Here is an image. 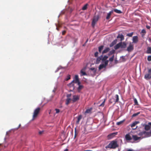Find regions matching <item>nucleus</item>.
<instances>
[{"instance_id":"16","label":"nucleus","mask_w":151,"mask_h":151,"mask_svg":"<svg viewBox=\"0 0 151 151\" xmlns=\"http://www.w3.org/2000/svg\"><path fill=\"white\" fill-rule=\"evenodd\" d=\"M150 73H147L145 75L144 78L147 80H148L151 78V76L150 75Z\"/></svg>"},{"instance_id":"47","label":"nucleus","mask_w":151,"mask_h":151,"mask_svg":"<svg viewBox=\"0 0 151 151\" xmlns=\"http://www.w3.org/2000/svg\"><path fill=\"white\" fill-rule=\"evenodd\" d=\"M54 95H52L51 96H50V99L49 100H48V101H51L52 99L54 97Z\"/></svg>"},{"instance_id":"2","label":"nucleus","mask_w":151,"mask_h":151,"mask_svg":"<svg viewBox=\"0 0 151 151\" xmlns=\"http://www.w3.org/2000/svg\"><path fill=\"white\" fill-rule=\"evenodd\" d=\"M119 147L117 142L116 139L111 141L108 145L105 147V148L107 149H115Z\"/></svg>"},{"instance_id":"26","label":"nucleus","mask_w":151,"mask_h":151,"mask_svg":"<svg viewBox=\"0 0 151 151\" xmlns=\"http://www.w3.org/2000/svg\"><path fill=\"white\" fill-rule=\"evenodd\" d=\"M71 100H72V99L71 98H67L66 100L65 104L66 105H68Z\"/></svg>"},{"instance_id":"56","label":"nucleus","mask_w":151,"mask_h":151,"mask_svg":"<svg viewBox=\"0 0 151 151\" xmlns=\"http://www.w3.org/2000/svg\"><path fill=\"white\" fill-rule=\"evenodd\" d=\"M114 59H113V58H112L111 57L110 58H109V60H109V61L111 62H112L113 61Z\"/></svg>"},{"instance_id":"43","label":"nucleus","mask_w":151,"mask_h":151,"mask_svg":"<svg viewBox=\"0 0 151 151\" xmlns=\"http://www.w3.org/2000/svg\"><path fill=\"white\" fill-rule=\"evenodd\" d=\"M133 32L128 33L127 35V36L129 37H131L133 35Z\"/></svg>"},{"instance_id":"31","label":"nucleus","mask_w":151,"mask_h":151,"mask_svg":"<svg viewBox=\"0 0 151 151\" xmlns=\"http://www.w3.org/2000/svg\"><path fill=\"white\" fill-rule=\"evenodd\" d=\"M115 99L114 98H112L109 99V104H112L114 102H115Z\"/></svg>"},{"instance_id":"1","label":"nucleus","mask_w":151,"mask_h":151,"mask_svg":"<svg viewBox=\"0 0 151 151\" xmlns=\"http://www.w3.org/2000/svg\"><path fill=\"white\" fill-rule=\"evenodd\" d=\"M62 38H48L47 44H50V42L51 41V43L53 45H65L66 44L65 43V40H63L61 39Z\"/></svg>"},{"instance_id":"9","label":"nucleus","mask_w":151,"mask_h":151,"mask_svg":"<svg viewBox=\"0 0 151 151\" xmlns=\"http://www.w3.org/2000/svg\"><path fill=\"white\" fill-rule=\"evenodd\" d=\"M141 125L144 127V129L146 131H148L150 129V127L148 124H147L145 123H142Z\"/></svg>"},{"instance_id":"32","label":"nucleus","mask_w":151,"mask_h":151,"mask_svg":"<svg viewBox=\"0 0 151 151\" xmlns=\"http://www.w3.org/2000/svg\"><path fill=\"white\" fill-rule=\"evenodd\" d=\"M147 54H151V47H148L147 51Z\"/></svg>"},{"instance_id":"6","label":"nucleus","mask_w":151,"mask_h":151,"mask_svg":"<svg viewBox=\"0 0 151 151\" xmlns=\"http://www.w3.org/2000/svg\"><path fill=\"white\" fill-rule=\"evenodd\" d=\"M134 49V47L133 45L132 44V43L130 42L128 47H127V50L128 52H131Z\"/></svg>"},{"instance_id":"15","label":"nucleus","mask_w":151,"mask_h":151,"mask_svg":"<svg viewBox=\"0 0 151 151\" xmlns=\"http://www.w3.org/2000/svg\"><path fill=\"white\" fill-rule=\"evenodd\" d=\"M21 124H20L19 125V126L17 127L14 128L13 129H11L9 130L8 131H7L6 132V135H7L8 134L9 132H10L11 131H13V132H14L15 130H17L18 128H19Z\"/></svg>"},{"instance_id":"40","label":"nucleus","mask_w":151,"mask_h":151,"mask_svg":"<svg viewBox=\"0 0 151 151\" xmlns=\"http://www.w3.org/2000/svg\"><path fill=\"white\" fill-rule=\"evenodd\" d=\"M146 33V30L145 29H143L141 31V34L142 35H144Z\"/></svg>"},{"instance_id":"8","label":"nucleus","mask_w":151,"mask_h":151,"mask_svg":"<svg viewBox=\"0 0 151 151\" xmlns=\"http://www.w3.org/2000/svg\"><path fill=\"white\" fill-rule=\"evenodd\" d=\"M120 47L121 48H125L127 47V43L125 42H119Z\"/></svg>"},{"instance_id":"60","label":"nucleus","mask_w":151,"mask_h":151,"mask_svg":"<svg viewBox=\"0 0 151 151\" xmlns=\"http://www.w3.org/2000/svg\"><path fill=\"white\" fill-rule=\"evenodd\" d=\"M114 63L116 64L117 63H118V60H117L116 59H115L114 60Z\"/></svg>"},{"instance_id":"22","label":"nucleus","mask_w":151,"mask_h":151,"mask_svg":"<svg viewBox=\"0 0 151 151\" xmlns=\"http://www.w3.org/2000/svg\"><path fill=\"white\" fill-rule=\"evenodd\" d=\"M115 98H116V100H115V102L114 103L113 105H114L117 102H118L119 100V96L118 94H116L115 96Z\"/></svg>"},{"instance_id":"19","label":"nucleus","mask_w":151,"mask_h":151,"mask_svg":"<svg viewBox=\"0 0 151 151\" xmlns=\"http://www.w3.org/2000/svg\"><path fill=\"white\" fill-rule=\"evenodd\" d=\"M117 39H116L115 40L113 41L110 44L109 46L110 47L113 46L114 45L116 44L117 42Z\"/></svg>"},{"instance_id":"58","label":"nucleus","mask_w":151,"mask_h":151,"mask_svg":"<svg viewBox=\"0 0 151 151\" xmlns=\"http://www.w3.org/2000/svg\"><path fill=\"white\" fill-rule=\"evenodd\" d=\"M125 56H122L121 57H120V58H122V59L123 60H125Z\"/></svg>"},{"instance_id":"33","label":"nucleus","mask_w":151,"mask_h":151,"mask_svg":"<svg viewBox=\"0 0 151 151\" xmlns=\"http://www.w3.org/2000/svg\"><path fill=\"white\" fill-rule=\"evenodd\" d=\"M125 119H124L123 120L120 121L119 122H118L116 123V125H119L123 123L125 121Z\"/></svg>"},{"instance_id":"52","label":"nucleus","mask_w":151,"mask_h":151,"mask_svg":"<svg viewBox=\"0 0 151 151\" xmlns=\"http://www.w3.org/2000/svg\"><path fill=\"white\" fill-rule=\"evenodd\" d=\"M105 100L99 106H104V103H105Z\"/></svg>"},{"instance_id":"23","label":"nucleus","mask_w":151,"mask_h":151,"mask_svg":"<svg viewBox=\"0 0 151 151\" xmlns=\"http://www.w3.org/2000/svg\"><path fill=\"white\" fill-rule=\"evenodd\" d=\"M110 50V49L109 47L106 48L102 52V54L106 53H107Z\"/></svg>"},{"instance_id":"20","label":"nucleus","mask_w":151,"mask_h":151,"mask_svg":"<svg viewBox=\"0 0 151 151\" xmlns=\"http://www.w3.org/2000/svg\"><path fill=\"white\" fill-rule=\"evenodd\" d=\"M113 11L112 10L111 11H110L109 13L107 14V16L106 18V19L108 20L110 19L111 15L113 13Z\"/></svg>"},{"instance_id":"25","label":"nucleus","mask_w":151,"mask_h":151,"mask_svg":"<svg viewBox=\"0 0 151 151\" xmlns=\"http://www.w3.org/2000/svg\"><path fill=\"white\" fill-rule=\"evenodd\" d=\"M104 47V46L103 45H101L99 46L98 47V50L99 52L101 53V52L102 50H103Z\"/></svg>"},{"instance_id":"50","label":"nucleus","mask_w":151,"mask_h":151,"mask_svg":"<svg viewBox=\"0 0 151 151\" xmlns=\"http://www.w3.org/2000/svg\"><path fill=\"white\" fill-rule=\"evenodd\" d=\"M75 134H74V139H75L76 136V127L75 129Z\"/></svg>"},{"instance_id":"44","label":"nucleus","mask_w":151,"mask_h":151,"mask_svg":"<svg viewBox=\"0 0 151 151\" xmlns=\"http://www.w3.org/2000/svg\"><path fill=\"white\" fill-rule=\"evenodd\" d=\"M116 38H124V36L122 34H119Z\"/></svg>"},{"instance_id":"53","label":"nucleus","mask_w":151,"mask_h":151,"mask_svg":"<svg viewBox=\"0 0 151 151\" xmlns=\"http://www.w3.org/2000/svg\"><path fill=\"white\" fill-rule=\"evenodd\" d=\"M99 52L97 51L96 52L94 53V56L95 57H97L98 55Z\"/></svg>"},{"instance_id":"54","label":"nucleus","mask_w":151,"mask_h":151,"mask_svg":"<svg viewBox=\"0 0 151 151\" xmlns=\"http://www.w3.org/2000/svg\"><path fill=\"white\" fill-rule=\"evenodd\" d=\"M55 110L56 111V114H58L60 112V109H55Z\"/></svg>"},{"instance_id":"51","label":"nucleus","mask_w":151,"mask_h":151,"mask_svg":"<svg viewBox=\"0 0 151 151\" xmlns=\"http://www.w3.org/2000/svg\"><path fill=\"white\" fill-rule=\"evenodd\" d=\"M147 60L149 61H151V55H149L148 56Z\"/></svg>"},{"instance_id":"21","label":"nucleus","mask_w":151,"mask_h":151,"mask_svg":"<svg viewBox=\"0 0 151 151\" xmlns=\"http://www.w3.org/2000/svg\"><path fill=\"white\" fill-rule=\"evenodd\" d=\"M82 116L81 115H79L78 116L76 117L77 120L76 122V124H78L79 123L80 120L81 119Z\"/></svg>"},{"instance_id":"12","label":"nucleus","mask_w":151,"mask_h":151,"mask_svg":"<svg viewBox=\"0 0 151 151\" xmlns=\"http://www.w3.org/2000/svg\"><path fill=\"white\" fill-rule=\"evenodd\" d=\"M125 139L127 141H130L132 139V138L130 136L129 134L128 133L125 135Z\"/></svg>"},{"instance_id":"34","label":"nucleus","mask_w":151,"mask_h":151,"mask_svg":"<svg viewBox=\"0 0 151 151\" xmlns=\"http://www.w3.org/2000/svg\"><path fill=\"white\" fill-rule=\"evenodd\" d=\"M119 48H120V46H119V43H118L116 45L114 46V48L115 50H117Z\"/></svg>"},{"instance_id":"18","label":"nucleus","mask_w":151,"mask_h":151,"mask_svg":"<svg viewBox=\"0 0 151 151\" xmlns=\"http://www.w3.org/2000/svg\"><path fill=\"white\" fill-rule=\"evenodd\" d=\"M144 135L145 136L144 137H149L151 134V131L150 132H146L145 131H144Z\"/></svg>"},{"instance_id":"45","label":"nucleus","mask_w":151,"mask_h":151,"mask_svg":"<svg viewBox=\"0 0 151 151\" xmlns=\"http://www.w3.org/2000/svg\"><path fill=\"white\" fill-rule=\"evenodd\" d=\"M72 85V86L73 87V90H74V89H75V87L74 86V84H72L71 82L69 83H68V86H70L71 85Z\"/></svg>"},{"instance_id":"28","label":"nucleus","mask_w":151,"mask_h":151,"mask_svg":"<svg viewBox=\"0 0 151 151\" xmlns=\"http://www.w3.org/2000/svg\"><path fill=\"white\" fill-rule=\"evenodd\" d=\"M115 52V50H114V49L110 51L108 53V56H109L110 55H111L113 54H114V53Z\"/></svg>"},{"instance_id":"17","label":"nucleus","mask_w":151,"mask_h":151,"mask_svg":"<svg viewBox=\"0 0 151 151\" xmlns=\"http://www.w3.org/2000/svg\"><path fill=\"white\" fill-rule=\"evenodd\" d=\"M84 86L82 85H79L78 86V87L77 88V89L78 92L80 93L81 90L83 88Z\"/></svg>"},{"instance_id":"46","label":"nucleus","mask_w":151,"mask_h":151,"mask_svg":"<svg viewBox=\"0 0 151 151\" xmlns=\"http://www.w3.org/2000/svg\"><path fill=\"white\" fill-rule=\"evenodd\" d=\"M90 70H91L93 71L94 73H95L96 71V70L94 68H90Z\"/></svg>"},{"instance_id":"63","label":"nucleus","mask_w":151,"mask_h":151,"mask_svg":"<svg viewBox=\"0 0 151 151\" xmlns=\"http://www.w3.org/2000/svg\"><path fill=\"white\" fill-rule=\"evenodd\" d=\"M146 27L148 29H149L150 28V26H149V25H147L146 26Z\"/></svg>"},{"instance_id":"55","label":"nucleus","mask_w":151,"mask_h":151,"mask_svg":"<svg viewBox=\"0 0 151 151\" xmlns=\"http://www.w3.org/2000/svg\"><path fill=\"white\" fill-rule=\"evenodd\" d=\"M71 96V94H68L66 95V97H67V98H70L69 97H70Z\"/></svg>"},{"instance_id":"62","label":"nucleus","mask_w":151,"mask_h":151,"mask_svg":"<svg viewBox=\"0 0 151 151\" xmlns=\"http://www.w3.org/2000/svg\"><path fill=\"white\" fill-rule=\"evenodd\" d=\"M148 72L149 73L151 74V68L148 70Z\"/></svg>"},{"instance_id":"35","label":"nucleus","mask_w":151,"mask_h":151,"mask_svg":"<svg viewBox=\"0 0 151 151\" xmlns=\"http://www.w3.org/2000/svg\"><path fill=\"white\" fill-rule=\"evenodd\" d=\"M133 42L132 43H137L138 41V38H132Z\"/></svg>"},{"instance_id":"42","label":"nucleus","mask_w":151,"mask_h":151,"mask_svg":"<svg viewBox=\"0 0 151 151\" xmlns=\"http://www.w3.org/2000/svg\"><path fill=\"white\" fill-rule=\"evenodd\" d=\"M144 131L140 132L138 133V135L140 136H142L144 134Z\"/></svg>"},{"instance_id":"3","label":"nucleus","mask_w":151,"mask_h":151,"mask_svg":"<svg viewBox=\"0 0 151 151\" xmlns=\"http://www.w3.org/2000/svg\"><path fill=\"white\" fill-rule=\"evenodd\" d=\"M40 110V108L39 107H37L34 111V114L33 115V118L32 119V120H34V118L37 117L38 114L39 113Z\"/></svg>"},{"instance_id":"61","label":"nucleus","mask_w":151,"mask_h":151,"mask_svg":"<svg viewBox=\"0 0 151 151\" xmlns=\"http://www.w3.org/2000/svg\"><path fill=\"white\" fill-rule=\"evenodd\" d=\"M56 89V88H54V89L52 90V92L54 93L55 92V91Z\"/></svg>"},{"instance_id":"5","label":"nucleus","mask_w":151,"mask_h":151,"mask_svg":"<svg viewBox=\"0 0 151 151\" xmlns=\"http://www.w3.org/2000/svg\"><path fill=\"white\" fill-rule=\"evenodd\" d=\"M99 17L98 16H95L93 18L92 20L91 25L92 26L94 27L96 23L97 22L98 20Z\"/></svg>"},{"instance_id":"14","label":"nucleus","mask_w":151,"mask_h":151,"mask_svg":"<svg viewBox=\"0 0 151 151\" xmlns=\"http://www.w3.org/2000/svg\"><path fill=\"white\" fill-rule=\"evenodd\" d=\"M139 123V122L138 121H136L134 122H133L131 125V127L132 128V129L134 130L137 127V126L135 128H134L133 127H134L137 124H138Z\"/></svg>"},{"instance_id":"48","label":"nucleus","mask_w":151,"mask_h":151,"mask_svg":"<svg viewBox=\"0 0 151 151\" xmlns=\"http://www.w3.org/2000/svg\"><path fill=\"white\" fill-rule=\"evenodd\" d=\"M77 83V85H78V86H79V85H81V82L80 81V80H79V81H77L76 82V83Z\"/></svg>"},{"instance_id":"13","label":"nucleus","mask_w":151,"mask_h":151,"mask_svg":"<svg viewBox=\"0 0 151 151\" xmlns=\"http://www.w3.org/2000/svg\"><path fill=\"white\" fill-rule=\"evenodd\" d=\"M108 65L105 64L104 63H102L100 64L99 67V70H100L103 68H105Z\"/></svg>"},{"instance_id":"30","label":"nucleus","mask_w":151,"mask_h":151,"mask_svg":"<svg viewBox=\"0 0 151 151\" xmlns=\"http://www.w3.org/2000/svg\"><path fill=\"white\" fill-rule=\"evenodd\" d=\"M113 11L119 14H121L122 13V12L121 10L117 9H114Z\"/></svg>"},{"instance_id":"39","label":"nucleus","mask_w":151,"mask_h":151,"mask_svg":"<svg viewBox=\"0 0 151 151\" xmlns=\"http://www.w3.org/2000/svg\"><path fill=\"white\" fill-rule=\"evenodd\" d=\"M92 109L90 108V109H88L86 110L85 111L86 113H89L91 112Z\"/></svg>"},{"instance_id":"24","label":"nucleus","mask_w":151,"mask_h":151,"mask_svg":"<svg viewBox=\"0 0 151 151\" xmlns=\"http://www.w3.org/2000/svg\"><path fill=\"white\" fill-rule=\"evenodd\" d=\"M73 80L75 81L74 83L79 80L78 78V76L77 75H76L73 78Z\"/></svg>"},{"instance_id":"64","label":"nucleus","mask_w":151,"mask_h":151,"mask_svg":"<svg viewBox=\"0 0 151 151\" xmlns=\"http://www.w3.org/2000/svg\"><path fill=\"white\" fill-rule=\"evenodd\" d=\"M127 151H134V150L132 149H128Z\"/></svg>"},{"instance_id":"36","label":"nucleus","mask_w":151,"mask_h":151,"mask_svg":"<svg viewBox=\"0 0 151 151\" xmlns=\"http://www.w3.org/2000/svg\"><path fill=\"white\" fill-rule=\"evenodd\" d=\"M70 79V75H68L65 79V81H67Z\"/></svg>"},{"instance_id":"27","label":"nucleus","mask_w":151,"mask_h":151,"mask_svg":"<svg viewBox=\"0 0 151 151\" xmlns=\"http://www.w3.org/2000/svg\"><path fill=\"white\" fill-rule=\"evenodd\" d=\"M101 60L102 61V59L101 58L99 57H98L97 58L96 61V64H99L100 61Z\"/></svg>"},{"instance_id":"37","label":"nucleus","mask_w":151,"mask_h":151,"mask_svg":"<svg viewBox=\"0 0 151 151\" xmlns=\"http://www.w3.org/2000/svg\"><path fill=\"white\" fill-rule=\"evenodd\" d=\"M140 113V112L134 113L132 116V117H134L138 115Z\"/></svg>"},{"instance_id":"11","label":"nucleus","mask_w":151,"mask_h":151,"mask_svg":"<svg viewBox=\"0 0 151 151\" xmlns=\"http://www.w3.org/2000/svg\"><path fill=\"white\" fill-rule=\"evenodd\" d=\"M117 132H113L112 133L110 134H109L108 136V138L109 139H110L113 138L114 136L116 135H117Z\"/></svg>"},{"instance_id":"29","label":"nucleus","mask_w":151,"mask_h":151,"mask_svg":"<svg viewBox=\"0 0 151 151\" xmlns=\"http://www.w3.org/2000/svg\"><path fill=\"white\" fill-rule=\"evenodd\" d=\"M80 73L81 74V76H84L87 75V73H86V72L83 70V69H82L81 70Z\"/></svg>"},{"instance_id":"10","label":"nucleus","mask_w":151,"mask_h":151,"mask_svg":"<svg viewBox=\"0 0 151 151\" xmlns=\"http://www.w3.org/2000/svg\"><path fill=\"white\" fill-rule=\"evenodd\" d=\"M132 138L134 141H137L138 140H140L142 138H141V137H138L136 135H132Z\"/></svg>"},{"instance_id":"57","label":"nucleus","mask_w":151,"mask_h":151,"mask_svg":"<svg viewBox=\"0 0 151 151\" xmlns=\"http://www.w3.org/2000/svg\"><path fill=\"white\" fill-rule=\"evenodd\" d=\"M77 38H74V46L76 43V42L77 41Z\"/></svg>"},{"instance_id":"7","label":"nucleus","mask_w":151,"mask_h":151,"mask_svg":"<svg viewBox=\"0 0 151 151\" xmlns=\"http://www.w3.org/2000/svg\"><path fill=\"white\" fill-rule=\"evenodd\" d=\"M79 99V96L78 95H74L73 96V98L72 99L73 103L75 102Z\"/></svg>"},{"instance_id":"4","label":"nucleus","mask_w":151,"mask_h":151,"mask_svg":"<svg viewBox=\"0 0 151 151\" xmlns=\"http://www.w3.org/2000/svg\"><path fill=\"white\" fill-rule=\"evenodd\" d=\"M108 58V56L105 55L104 56L103 59H102V62L104 63L105 64L108 65L109 60L107 59Z\"/></svg>"},{"instance_id":"49","label":"nucleus","mask_w":151,"mask_h":151,"mask_svg":"<svg viewBox=\"0 0 151 151\" xmlns=\"http://www.w3.org/2000/svg\"><path fill=\"white\" fill-rule=\"evenodd\" d=\"M62 68V67L60 66L55 71V73H56L58 71V70Z\"/></svg>"},{"instance_id":"41","label":"nucleus","mask_w":151,"mask_h":151,"mask_svg":"<svg viewBox=\"0 0 151 151\" xmlns=\"http://www.w3.org/2000/svg\"><path fill=\"white\" fill-rule=\"evenodd\" d=\"M134 105H138V102H137V99L135 98H134Z\"/></svg>"},{"instance_id":"59","label":"nucleus","mask_w":151,"mask_h":151,"mask_svg":"<svg viewBox=\"0 0 151 151\" xmlns=\"http://www.w3.org/2000/svg\"><path fill=\"white\" fill-rule=\"evenodd\" d=\"M43 132V131H40L39 132V134L41 135L42 134Z\"/></svg>"},{"instance_id":"38","label":"nucleus","mask_w":151,"mask_h":151,"mask_svg":"<svg viewBox=\"0 0 151 151\" xmlns=\"http://www.w3.org/2000/svg\"><path fill=\"white\" fill-rule=\"evenodd\" d=\"M88 4H86L82 8V9L83 10H85L87 9V8Z\"/></svg>"}]
</instances>
